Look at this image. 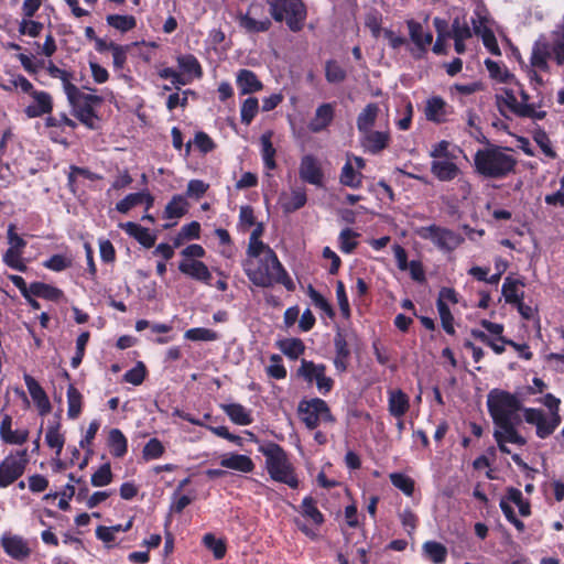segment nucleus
<instances>
[{
	"label": "nucleus",
	"instance_id": "1",
	"mask_svg": "<svg viewBox=\"0 0 564 564\" xmlns=\"http://www.w3.org/2000/svg\"><path fill=\"white\" fill-rule=\"evenodd\" d=\"M242 269L249 281L259 288L283 285L288 291H294L295 284L279 260L275 251L269 249L257 259L243 260Z\"/></svg>",
	"mask_w": 564,
	"mask_h": 564
},
{
	"label": "nucleus",
	"instance_id": "2",
	"mask_svg": "<svg viewBox=\"0 0 564 564\" xmlns=\"http://www.w3.org/2000/svg\"><path fill=\"white\" fill-rule=\"evenodd\" d=\"M509 149L489 144L474 155L475 172L486 180H505L516 174L518 160L508 153Z\"/></svg>",
	"mask_w": 564,
	"mask_h": 564
},
{
	"label": "nucleus",
	"instance_id": "3",
	"mask_svg": "<svg viewBox=\"0 0 564 564\" xmlns=\"http://www.w3.org/2000/svg\"><path fill=\"white\" fill-rule=\"evenodd\" d=\"M259 452L265 457V468L272 480L285 484L292 489L299 487L300 481L294 467L282 446L268 442L259 447Z\"/></svg>",
	"mask_w": 564,
	"mask_h": 564
},
{
	"label": "nucleus",
	"instance_id": "4",
	"mask_svg": "<svg viewBox=\"0 0 564 564\" xmlns=\"http://www.w3.org/2000/svg\"><path fill=\"white\" fill-rule=\"evenodd\" d=\"M10 84L11 86H3V89L10 91L13 87L32 98V102L23 110L28 118L33 119L51 115L54 108V100L48 91L36 89L33 84L21 74L12 76Z\"/></svg>",
	"mask_w": 564,
	"mask_h": 564
},
{
	"label": "nucleus",
	"instance_id": "5",
	"mask_svg": "<svg viewBox=\"0 0 564 564\" xmlns=\"http://www.w3.org/2000/svg\"><path fill=\"white\" fill-rule=\"evenodd\" d=\"M265 2L275 22L285 21L290 31L294 33L303 30L307 17L303 0H265Z\"/></svg>",
	"mask_w": 564,
	"mask_h": 564
},
{
	"label": "nucleus",
	"instance_id": "6",
	"mask_svg": "<svg viewBox=\"0 0 564 564\" xmlns=\"http://www.w3.org/2000/svg\"><path fill=\"white\" fill-rule=\"evenodd\" d=\"M487 409L492 422H498L513 419L523 406L516 394L496 388L487 394Z\"/></svg>",
	"mask_w": 564,
	"mask_h": 564
},
{
	"label": "nucleus",
	"instance_id": "7",
	"mask_svg": "<svg viewBox=\"0 0 564 564\" xmlns=\"http://www.w3.org/2000/svg\"><path fill=\"white\" fill-rule=\"evenodd\" d=\"M102 101L104 98L101 96L83 91L67 100L72 115L89 130L98 128L97 121L100 118L96 107L100 106Z\"/></svg>",
	"mask_w": 564,
	"mask_h": 564
},
{
	"label": "nucleus",
	"instance_id": "8",
	"mask_svg": "<svg viewBox=\"0 0 564 564\" xmlns=\"http://www.w3.org/2000/svg\"><path fill=\"white\" fill-rule=\"evenodd\" d=\"M297 412L301 421L308 430H315L322 421L332 424L336 422L327 402L321 398L301 400Z\"/></svg>",
	"mask_w": 564,
	"mask_h": 564
},
{
	"label": "nucleus",
	"instance_id": "9",
	"mask_svg": "<svg viewBox=\"0 0 564 564\" xmlns=\"http://www.w3.org/2000/svg\"><path fill=\"white\" fill-rule=\"evenodd\" d=\"M236 21L247 34L265 33L272 26L271 19L265 15L264 4L256 0L249 3L246 12L237 13Z\"/></svg>",
	"mask_w": 564,
	"mask_h": 564
},
{
	"label": "nucleus",
	"instance_id": "10",
	"mask_svg": "<svg viewBox=\"0 0 564 564\" xmlns=\"http://www.w3.org/2000/svg\"><path fill=\"white\" fill-rule=\"evenodd\" d=\"M415 234L423 240H430L433 245L446 252H452L458 248L464 238L452 229L437 225L422 226L415 229Z\"/></svg>",
	"mask_w": 564,
	"mask_h": 564
},
{
	"label": "nucleus",
	"instance_id": "11",
	"mask_svg": "<svg viewBox=\"0 0 564 564\" xmlns=\"http://www.w3.org/2000/svg\"><path fill=\"white\" fill-rule=\"evenodd\" d=\"M28 464L26 449L10 452L0 463V488L14 484L24 474Z\"/></svg>",
	"mask_w": 564,
	"mask_h": 564
},
{
	"label": "nucleus",
	"instance_id": "12",
	"mask_svg": "<svg viewBox=\"0 0 564 564\" xmlns=\"http://www.w3.org/2000/svg\"><path fill=\"white\" fill-rule=\"evenodd\" d=\"M297 376L302 377L307 383H316L318 392L323 395L328 394L334 388V380L326 376V366L315 364L312 360L302 359L297 369Z\"/></svg>",
	"mask_w": 564,
	"mask_h": 564
},
{
	"label": "nucleus",
	"instance_id": "13",
	"mask_svg": "<svg viewBox=\"0 0 564 564\" xmlns=\"http://www.w3.org/2000/svg\"><path fill=\"white\" fill-rule=\"evenodd\" d=\"M522 413L524 422L535 427V435L541 440L550 437L562 423V419L546 415L539 408H523Z\"/></svg>",
	"mask_w": 564,
	"mask_h": 564
},
{
	"label": "nucleus",
	"instance_id": "14",
	"mask_svg": "<svg viewBox=\"0 0 564 564\" xmlns=\"http://www.w3.org/2000/svg\"><path fill=\"white\" fill-rule=\"evenodd\" d=\"M44 127L48 130L47 137L54 143L67 144L66 129L72 131L77 128V122L68 117L66 112L46 115Z\"/></svg>",
	"mask_w": 564,
	"mask_h": 564
},
{
	"label": "nucleus",
	"instance_id": "15",
	"mask_svg": "<svg viewBox=\"0 0 564 564\" xmlns=\"http://www.w3.org/2000/svg\"><path fill=\"white\" fill-rule=\"evenodd\" d=\"M299 174L303 182L317 187L323 186L324 172L319 161L314 155L306 154L302 156Z\"/></svg>",
	"mask_w": 564,
	"mask_h": 564
},
{
	"label": "nucleus",
	"instance_id": "16",
	"mask_svg": "<svg viewBox=\"0 0 564 564\" xmlns=\"http://www.w3.org/2000/svg\"><path fill=\"white\" fill-rule=\"evenodd\" d=\"M360 144L364 148L365 152L370 154H379L384 149H387L391 141L390 131H377V130H368L367 132L360 133Z\"/></svg>",
	"mask_w": 564,
	"mask_h": 564
},
{
	"label": "nucleus",
	"instance_id": "17",
	"mask_svg": "<svg viewBox=\"0 0 564 564\" xmlns=\"http://www.w3.org/2000/svg\"><path fill=\"white\" fill-rule=\"evenodd\" d=\"M335 357L333 359L334 367L337 372H346L349 366L351 351L348 345L346 334L338 328L334 336Z\"/></svg>",
	"mask_w": 564,
	"mask_h": 564
},
{
	"label": "nucleus",
	"instance_id": "18",
	"mask_svg": "<svg viewBox=\"0 0 564 564\" xmlns=\"http://www.w3.org/2000/svg\"><path fill=\"white\" fill-rule=\"evenodd\" d=\"M23 379L39 414L47 415L52 411V404L46 392L31 375L24 373Z\"/></svg>",
	"mask_w": 564,
	"mask_h": 564
},
{
	"label": "nucleus",
	"instance_id": "19",
	"mask_svg": "<svg viewBox=\"0 0 564 564\" xmlns=\"http://www.w3.org/2000/svg\"><path fill=\"white\" fill-rule=\"evenodd\" d=\"M425 117L434 123H444L452 113V107L440 96H433L426 100Z\"/></svg>",
	"mask_w": 564,
	"mask_h": 564
},
{
	"label": "nucleus",
	"instance_id": "20",
	"mask_svg": "<svg viewBox=\"0 0 564 564\" xmlns=\"http://www.w3.org/2000/svg\"><path fill=\"white\" fill-rule=\"evenodd\" d=\"M178 270L193 280L210 285L213 275L208 267L200 260L192 259L181 261L178 263Z\"/></svg>",
	"mask_w": 564,
	"mask_h": 564
},
{
	"label": "nucleus",
	"instance_id": "21",
	"mask_svg": "<svg viewBox=\"0 0 564 564\" xmlns=\"http://www.w3.org/2000/svg\"><path fill=\"white\" fill-rule=\"evenodd\" d=\"M495 431L494 438L497 440L499 436L503 442L516 444L519 446H524L527 444V438L523 437L517 430L516 424L512 419L494 422Z\"/></svg>",
	"mask_w": 564,
	"mask_h": 564
},
{
	"label": "nucleus",
	"instance_id": "22",
	"mask_svg": "<svg viewBox=\"0 0 564 564\" xmlns=\"http://www.w3.org/2000/svg\"><path fill=\"white\" fill-rule=\"evenodd\" d=\"M3 551L12 558L22 561L30 556L31 550L22 536L4 534L1 538Z\"/></svg>",
	"mask_w": 564,
	"mask_h": 564
},
{
	"label": "nucleus",
	"instance_id": "23",
	"mask_svg": "<svg viewBox=\"0 0 564 564\" xmlns=\"http://www.w3.org/2000/svg\"><path fill=\"white\" fill-rule=\"evenodd\" d=\"M335 117V107L330 102L319 105L314 117L308 122V130L313 133H319L326 130L333 122Z\"/></svg>",
	"mask_w": 564,
	"mask_h": 564
},
{
	"label": "nucleus",
	"instance_id": "24",
	"mask_svg": "<svg viewBox=\"0 0 564 564\" xmlns=\"http://www.w3.org/2000/svg\"><path fill=\"white\" fill-rule=\"evenodd\" d=\"M406 25L411 41L420 51V54L414 55V57L420 58L426 54L427 46L433 42V34L430 31L424 32L422 24L413 19L408 20Z\"/></svg>",
	"mask_w": 564,
	"mask_h": 564
},
{
	"label": "nucleus",
	"instance_id": "25",
	"mask_svg": "<svg viewBox=\"0 0 564 564\" xmlns=\"http://www.w3.org/2000/svg\"><path fill=\"white\" fill-rule=\"evenodd\" d=\"M236 85L240 95H251L263 89V83L253 70L241 68L236 75Z\"/></svg>",
	"mask_w": 564,
	"mask_h": 564
},
{
	"label": "nucleus",
	"instance_id": "26",
	"mask_svg": "<svg viewBox=\"0 0 564 564\" xmlns=\"http://www.w3.org/2000/svg\"><path fill=\"white\" fill-rule=\"evenodd\" d=\"M220 466L239 473L249 474L254 470L253 460L243 454L230 453L220 459Z\"/></svg>",
	"mask_w": 564,
	"mask_h": 564
},
{
	"label": "nucleus",
	"instance_id": "27",
	"mask_svg": "<svg viewBox=\"0 0 564 564\" xmlns=\"http://www.w3.org/2000/svg\"><path fill=\"white\" fill-rule=\"evenodd\" d=\"M120 227L144 248H152L154 246L156 237L148 228L133 221L121 224Z\"/></svg>",
	"mask_w": 564,
	"mask_h": 564
},
{
	"label": "nucleus",
	"instance_id": "28",
	"mask_svg": "<svg viewBox=\"0 0 564 564\" xmlns=\"http://www.w3.org/2000/svg\"><path fill=\"white\" fill-rule=\"evenodd\" d=\"M431 173L441 182H451L458 176V165L448 160H434L431 163Z\"/></svg>",
	"mask_w": 564,
	"mask_h": 564
},
{
	"label": "nucleus",
	"instance_id": "29",
	"mask_svg": "<svg viewBox=\"0 0 564 564\" xmlns=\"http://www.w3.org/2000/svg\"><path fill=\"white\" fill-rule=\"evenodd\" d=\"M480 326L485 328L490 335H492V338L490 340V344L487 346L492 349V351L497 355H501L506 350L507 344L501 343V337L503 336L505 326L500 323H494L488 319H480L479 322Z\"/></svg>",
	"mask_w": 564,
	"mask_h": 564
},
{
	"label": "nucleus",
	"instance_id": "30",
	"mask_svg": "<svg viewBox=\"0 0 564 564\" xmlns=\"http://www.w3.org/2000/svg\"><path fill=\"white\" fill-rule=\"evenodd\" d=\"M410 408V399L401 389L390 391L388 409L392 416L401 419Z\"/></svg>",
	"mask_w": 564,
	"mask_h": 564
},
{
	"label": "nucleus",
	"instance_id": "31",
	"mask_svg": "<svg viewBox=\"0 0 564 564\" xmlns=\"http://www.w3.org/2000/svg\"><path fill=\"white\" fill-rule=\"evenodd\" d=\"M220 409L235 424L249 425L253 422L250 411L240 403L220 404Z\"/></svg>",
	"mask_w": 564,
	"mask_h": 564
},
{
	"label": "nucleus",
	"instance_id": "32",
	"mask_svg": "<svg viewBox=\"0 0 564 564\" xmlns=\"http://www.w3.org/2000/svg\"><path fill=\"white\" fill-rule=\"evenodd\" d=\"M110 454L116 458H122L128 453V440L119 429H112L108 435Z\"/></svg>",
	"mask_w": 564,
	"mask_h": 564
},
{
	"label": "nucleus",
	"instance_id": "33",
	"mask_svg": "<svg viewBox=\"0 0 564 564\" xmlns=\"http://www.w3.org/2000/svg\"><path fill=\"white\" fill-rule=\"evenodd\" d=\"M379 111H380L379 106L376 102L368 104L361 110V112L358 115L357 121H356L357 129L360 133L367 132L368 130H370L373 127V124L378 118Z\"/></svg>",
	"mask_w": 564,
	"mask_h": 564
},
{
	"label": "nucleus",
	"instance_id": "34",
	"mask_svg": "<svg viewBox=\"0 0 564 564\" xmlns=\"http://www.w3.org/2000/svg\"><path fill=\"white\" fill-rule=\"evenodd\" d=\"M523 285L524 283L522 281L507 276L501 288V293L505 297V301L509 304H514L516 302H519V300H523L524 292L519 291V286Z\"/></svg>",
	"mask_w": 564,
	"mask_h": 564
},
{
	"label": "nucleus",
	"instance_id": "35",
	"mask_svg": "<svg viewBox=\"0 0 564 564\" xmlns=\"http://www.w3.org/2000/svg\"><path fill=\"white\" fill-rule=\"evenodd\" d=\"M272 134V131H267L260 137L262 160L265 169L268 170H274L276 167V150L271 141Z\"/></svg>",
	"mask_w": 564,
	"mask_h": 564
},
{
	"label": "nucleus",
	"instance_id": "36",
	"mask_svg": "<svg viewBox=\"0 0 564 564\" xmlns=\"http://www.w3.org/2000/svg\"><path fill=\"white\" fill-rule=\"evenodd\" d=\"M300 508L301 514L304 518L310 519L314 525L321 527L325 522V517L317 508L316 501L313 497H304Z\"/></svg>",
	"mask_w": 564,
	"mask_h": 564
},
{
	"label": "nucleus",
	"instance_id": "37",
	"mask_svg": "<svg viewBox=\"0 0 564 564\" xmlns=\"http://www.w3.org/2000/svg\"><path fill=\"white\" fill-rule=\"evenodd\" d=\"M31 293L36 297L53 302L59 301L63 296V291L61 289L44 282H32Z\"/></svg>",
	"mask_w": 564,
	"mask_h": 564
},
{
	"label": "nucleus",
	"instance_id": "38",
	"mask_svg": "<svg viewBox=\"0 0 564 564\" xmlns=\"http://www.w3.org/2000/svg\"><path fill=\"white\" fill-rule=\"evenodd\" d=\"M362 178L364 175L356 171L351 164L350 161H347L340 172L339 175V182L344 186L350 187V188H360L362 185Z\"/></svg>",
	"mask_w": 564,
	"mask_h": 564
},
{
	"label": "nucleus",
	"instance_id": "39",
	"mask_svg": "<svg viewBox=\"0 0 564 564\" xmlns=\"http://www.w3.org/2000/svg\"><path fill=\"white\" fill-rule=\"evenodd\" d=\"M188 203L184 196L176 194L166 204L163 217L166 219L181 218L187 213Z\"/></svg>",
	"mask_w": 564,
	"mask_h": 564
},
{
	"label": "nucleus",
	"instance_id": "40",
	"mask_svg": "<svg viewBox=\"0 0 564 564\" xmlns=\"http://www.w3.org/2000/svg\"><path fill=\"white\" fill-rule=\"evenodd\" d=\"M67 416L72 420L77 419L83 410V394L72 383L67 388Z\"/></svg>",
	"mask_w": 564,
	"mask_h": 564
},
{
	"label": "nucleus",
	"instance_id": "41",
	"mask_svg": "<svg viewBox=\"0 0 564 564\" xmlns=\"http://www.w3.org/2000/svg\"><path fill=\"white\" fill-rule=\"evenodd\" d=\"M107 24L121 33H127L137 26V19L130 14H108Z\"/></svg>",
	"mask_w": 564,
	"mask_h": 564
},
{
	"label": "nucleus",
	"instance_id": "42",
	"mask_svg": "<svg viewBox=\"0 0 564 564\" xmlns=\"http://www.w3.org/2000/svg\"><path fill=\"white\" fill-rule=\"evenodd\" d=\"M423 552L435 564H443L447 557V549L444 544L436 541H426L423 546Z\"/></svg>",
	"mask_w": 564,
	"mask_h": 564
},
{
	"label": "nucleus",
	"instance_id": "43",
	"mask_svg": "<svg viewBox=\"0 0 564 564\" xmlns=\"http://www.w3.org/2000/svg\"><path fill=\"white\" fill-rule=\"evenodd\" d=\"M178 67L185 73L196 78L203 76V68L197 57L193 54L180 55L177 58Z\"/></svg>",
	"mask_w": 564,
	"mask_h": 564
},
{
	"label": "nucleus",
	"instance_id": "44",
	"mask_svg": "<svg viewBox=\"0 0 564 564\" xmlns=\"http://www.w3.org/2000/svg\"><path fill=\"white\" fill-rule=\"evenodd\" d=\"M325 78L328 84H340L347 78V72L336 59L325 62Z\"/></svg>",
	"mask_w": 564,
	"mask_h": 564
},
{
	"label": "nucleus",
	"instance_id": "45",
	"mask_svg": "<svg viewBox=\"0 0 564 564\" xmlns=\"http://www.w3.org/2000/svg\"><path fill=\"white\" fill-rule=\"evenodd\" d=\"M357 237H359V234L351 228L343 229L338 237L340 251L346 254L352 253L358 246Z\"/></svg>",
	"mask_w": 564,
	"mask_h": 564
},
{
	"label": "nucleus",
	"instance_id": "46",
	"mask_svg": "<svg viewBox=\"0 0 564 564\" xmlns=\"http://www.w3.org/2000/svg\"><path fill=\"white\" fill-rule=\"evenodd\" d=\"M507 499L519 508V513L522 517H529L531 514V503L529 500L523 498L520 489L514 487L508 488Z\"/></svg>",
	"mask_w": 564,
	"mask_h": 564
},
{
	"label": "nucleus",
	"instance_id": "47",
	"mask_svg": "<svg viewBox=\"0 0 564 564\" xmlns=\"http://www.w3.org/2000/svg\"><path fill=\"white\" fill-rule=\"evenodd\" d=\"M282 352L291 359H297L305 350V345L300 338H289L279 344Z\"/></svg>",
	"mask_w": 564,
	"mask_h": 564
},
{
	"label": "nucleus",
	"instance_id": "48",
	"mask_svg": "<svg viewBox=\"0 0 564 564\" xmlns=\"http://www.w3.org/2000/svg\"><path fill=\"white\" fill-rule=\"evenodd\" d=\"M389 477H390L391 484L395 488L401 490L405 496H408V497L413 496L415 482L411 477H409L402 473H392V474H390Z\"/></svg>",
	"mask_w": 564,
	"mask_h": 564
},
{
	"label": "nucleus",
	"instance_id": "49",
	"mask_svg": "<svg viewBox=\"0 0 564 564\" xmlns=\"http://www.w3.org/2000/svg\"><path fill=\"white\" fill-rule=\"evenodd\" d=\"M42 264L45 269L54 272H61L73 265V259L70 256L57 253L44 260Z\"/></svg>",
	"mask_w": 564,
	"mask_h": 564
},
{
	"label": "nucleus",
	"instance_id": "50",
	"mask_svg": "<svg viewBox=\"0 0 564 564\" xmlns=\"http://www.w3.org/2000/svg\"><path fill=\"white\" fill-rule=\"evenodd\" d=\"M22 251L23 250L8 248L2 257L3 263L13 270L25 272L28 270V265L25 260L22 258Z\"/></svg>",
	"mask_w": 564,
	"mask_h": 564
},
{
	"label": "nucleus",
	"instance_id": "51",
	"mask_svg": "<svg viewBox=\"0 0 564 564\" xmlns=\"http://www.w3.org/2000/svg\"><path fill=\"white\" fill-rule=\"evenodd\" d=\"M497 104L499 107V111L502 116H506L501 105H505L512 113L519 117L520 108L525 106V104H520L517 100L516 95L511 89H505L503 96H497Z\"/></svg>",
	"mask_w": 564,
	"mask_h": 564
},
{
	"label": "nucleus",
	"instance_id": "52",
	"mask_svg": "<svg viewBox=\"0 0 564 564\" xmlns=\"http://www.w3.org/2000/svg\"><path fill=\"white\" fill-rule=\"evenodd\" d=\"M259 111V100L256 97H248L243 100L240 108L241 122L249 126Z\"/></svg>",
	"mask_w": 564,
	"mask_h": 564
},
{
	"label": "nucleus",
	"instance_id": "53",
	"mask_svg": "<svg viewBox=\"0 0 564 564\" xmlns=\"http://www.w3.org/2000/svg\"><path fill=\"white\" fill-rule=\"evenodd\" d=\"M203 544L213 552L216 560L225 557L227 546L224 540L217 539L213 533H206L203 536Z\"/></svg>",
	"mask_w": 564,
	"mask_h": 564
},
{
	"label": "nucleus",
	"instance_id": "54",
	"mask_svg": "<svg viewBox=\"0 0 564 564\" xmlns=\"http://www.w3.org/2000/svg\"><path fill=\"white\" fill-rule=\"evenodd\" d=\"M165 453V447L163 443L156 438L152 437L148 441L142 449V458L145 462L161 458Z\"/></svg>",
	"mask_w": 564,
	"mask_h": 564
},
{
	"label": "nucleus",
	"instance_id": "55",
	"mask_svg": "<svg viewBox=\"0 0 564 564\" xmlns=\"http://www.w3.org/2000/svg\"><path fill=\"white\" fill-rule=\"evenodd\" d=\"M59 427H61L59 422L50 424L47 426L46 434H45L46 444L51 448H56L58 454L61 453V451L64 446V443H65L64 436L59 433Z\"/></svg>",
	"mask_w": 564,
	"mask_h": 564
},
{
	"label": "nucleus",
	"instance_id": "56",
	"mask_svg": "<svg viewBox=\"0 0 564 564\" xmlns=\"http://www.w3.org/2000/svg\"><path fill=\"white\" fill-rule=\"evenodd\" d=\"M185 339L192 341H214L218 339L217 332L205 328V327H194L189 328L184 334Z\"/></svg>",
	"mask_w": 564,
	"mask_h": 564
},
{
	"label": "nucleus",
	"instance_id": "57",
	"mask_svg": "<svg viewBox=\"0 0 564 564\" xmlns=\"http://www.w3.org/2000/svg\"><path fill=\"white\" fill-rule=\"evenodd\" d=\"M307 196L304 189L293 191L291 197L282 204L283 212L294 213L305 206Z\"/></svg>",
	"mask_w": 564,
	"mask_h": 564
},
{
	"label": "nucleus",
	"instance_id": "58",
	"mask_svg": "<svg viewBox=\"0 0 564 564\" xmlns=\"http://www.w3.org/2000/svg\"><path fill=\"white\" fill-rule=\"evenodd\" d=\"M485 66L490 75L491 78L498 80L499 83H510V80L513 78V74H511L508 69H502L499 63L487 58L485 61Z\"/></svg>",
	"mask_w": 564,
	"mask_h": 564
},
{
	"label": "nucleus",
	"instance_id": "59",
	"mask_svg": "<svg viewBox=\"0 0 564 564\" xmlns=\"http://www.w3.org/2000/svg\"><path fill=\"white\" fill-rule=\"evenodd\" d=\"M112 479L110 463H105L91 475L90 482L95 487H104L109 485Z\"/></svg>",
	"mask_w": 564,
	"mask_h": 564
},
{
	"label": "nucleus",
	"instance_id": "60",
	"mask_svg": "<svg viewBox=\"0 0 564 564\" xmlns=\"http://www.w3.org/2000/svg\"><path fill=\"white\" fill-rule=\"evenodd\" d=\"M436 307L440 314L441 323L443 329L448 335L455 334V327H454V316L445 302L436 301Z\"/></svg>",
	"mask_w": 564,
	"mask_h": 564
},
{
	"label": "nucleus",
	"instance_id": "61",
	"mask_svg": "<svg viewBox=\"0 0 564 564\" xmlns=\"http://www.w3.org/2000/svg\"><path fill=\"white\" fill-rule=\"evenodd\" d=\"M307 294L312 300L313 304L323 311L329 318L335 316V311L332 304L312 285H308Z\"/></svg>",
	"mask_w": 564,
	"mask_h": 564
},
{
	"label": "nucleus",
	"instance_id": "62",
	"mask_svg": "<svg viewBox=\"0 0 564 564\" xmlns=\"http://www.w3.org/2000/svg\"><path fill=\"white\" fill-rule=\"evenodd\" d=\"M142 205V191L130 193L116 204V210L120 214H128L132 208Z\"/></svg>",
	"mask_w": 564,
	"mask_h": 564
},
{
	"label": "nucleus",
	"instance_id": "63",
	"mask_svg": "<svg viewBox=\"0 0 564 564\" xmlns=\"http://www.w3.org/2000/svg\"><path fill=\"white\" fill-rule=\"evenodd\" d=\"M549 55L546 48H541L539 45H535L530 57L531 66L543 72H549Z\"/></svg>",
	"mask_w": 564,
	"mask_h": 564
},
{
	"label": "nucleus",
	"instance_id": "64",
	"mask_svg": "<svg viewBox=\"0 0 564 564\" xmlns=\"http://www.w3.org/2000/svg\"><path fill=\"white\" fill-rule=\"evenodd\" d=\"M147 376V368L142 361H139L133 368L123 375V381L133 386H140Z\"/></svg>",
	"mask_w": 564,
	"mask_h": 564
}]
</instances>
